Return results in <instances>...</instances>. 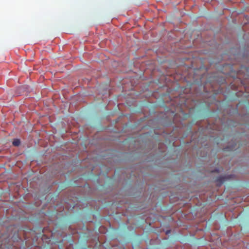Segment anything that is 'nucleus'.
<instances>
[{
  "instance_id": "nucleus-1",
  "label": "nucleus",
  "mask_w": 249,
  "mask_h": 249,
  "mask_svg": "<svg viewBox=\"0 0 249 249\" xmlns=\"http://www.w3.org/2000/svg\"><path fill=\"white\" fill-rule=\"evenodd\" d=\"M228 178L224 176L219 177L217 178L216 182L218 183V185H221Z\"/></svg>"
},
{
  "instance_id": "nucleus-2",
  "label": "nucleus",
  "mask_w": 249,
  "mask_h": 249,
  "mask_svg": "<svg viewBox=\"0 0 249 249\" xmlns=\"http://www.w3.org/2000/svg\"><path fill=\"white\" fill-rule=\"evenodd\" d=\"M20 142L18 139H16L13 142V144L14 146H18L20 144Z\"/></svg>"
}]
</instances>
